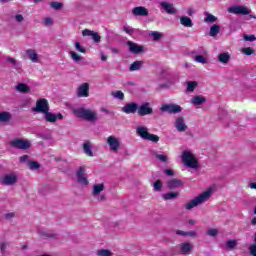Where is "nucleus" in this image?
<instances>
[{
    "mask_svg": "<svg viewBox=\"0 0 256 256\" xmlns=\"http://www.w3.org/2000/svg\"><path fill=\"white\" fill-rule=\"evenodd\" d=\"M74 115L78 117L79 119H84V121H89L90 123H93L97 121V111L86 109L83 107L76 108L73 110Z\"/></svg>",
    "mask_w": 256,
    "mask_h": 256,
    "instance_id": "nucleus-1",
    "label": "nucleus"
},
{
    "mask_svg": "<svg viewBox=\"0 0 256 256\" xmlns=\"http://www.w3.org/2000/svg\"><path fill=\"white\" fill-rule=\"evenodd\" d=\"M209 197H211V190H206L202 194L192 199L190 202L186 203L185 209H187V211H191V209H194V207H198V205L205 203Z\"/></svg>",
    "mask_w": 256,
    "mask_h": 256,
    "instance_id": "nucleus-2",
    "label": "nucleus"
},
{
    "mask_svg": "<svg viewBox=\"0 0 256 256\" xmlns=\"http://www.w3.org/2000/svg\"><path fill=\"white\" fill-rule=\"evenodd\" d=\"M182 162L190 169H199V160L196 159L193 153L187 150L182 153Z\"/></svg>",
    "mask_w": 256,
    "mask_h": 256,
    "instance_id": "nucleus-3",
    "label": "nucleus"
},
{
    "mask_svg": "<svg viewBox=\"0 0 256 256\" xmlns=\"http://www.w3.org/2000/svg\"><path fill=\"white\" fill-rule=\"evenodd\" d=\"M228 13H232L233 15H249L250 19H256V16L251 14V8L247 6H231L228 8Z\"/></svg>",
    "mask_w": 256,
    "mask_h": 256,
    "instance_id": "nucleus-4",
    "label": "nucleus"
},
{
    "mask_svg": "<svg viewBox=\"0 0 256 256\" xmlns=\"http://www.w3.org/2000/svg\"><path fill=\"white\" fill-rule=\"evenodd\" d=\"M10 146H12L13 149H20L22 151H27V149L31 148V142H29V140L15 138L10 141Z\"/></svg>",
    "mask_w": 256,
    "mask_h": 256,
    "instance_id": "nucleus-5",
    "label": "nucleus"
},
{
    "mask_svg": "<svg viewBox=\"0 0 256 256\" xmlns=\"http://www.w3.org/2000/svg\"><path fill=\"white\" fill-rule=\"evenodd\" d=\"M34 113H43L46 114L49 111V101L45 98H40L36 101V106L32 108Z\"/></svg>",
    "mask_w": 256,
    "mask_h": 256,
    "instance_id": "nucleus-6",
    "label": "nucleus"
},
{
    "mask_svg": "<svg viewBox=\"0 0 256 256\" xmlns=\"http://www.w3.org/2000/svg\"><path fill=\"white\" fill-rule=\"evenodd\" d=\"M160 111H162V113L176 115L177 113H181V111H183V108L178 104H163L160 107Z\"/></svg>",
    "mask_w": 256,
    "mask_h": 256,
    "instance_id": "nucleus-7",
    "label": "nucleus"
},
{
    "mask_svg": "<svg viewBox=\"0 0 256 256\" xmlns=\"http://www.w3.org/2000/svg\"><path fill=\"white\" fill-rule=\"evenodd\" d=\"M106 143L108 147H110V151H113V153H117V151L121 149V140L115 136H109Z\"/></svg>",
    "mask_w": 256,
    "mask_h": 256,
    "instance_id": "nucleus-8",
    "label": "nucleus"
},
{
    "mask_svg": "<svg viewBox=\"0 0 256 256\" xmlns=\"http://www.w3.org/2000/svg\"><path fill=\"white\" fill-rule=\"evenodd\" d=\"M138 115L139 117L153 115V107H151V103L144 102L140 106L138 105Z\"/></svg>",
    "mask_w": 256,
    "mask_h": 256,
    "instance_id": "nucleus-9",
    "label": "nucleus"
},
{
    "mask_svg": "<svg viewBox=\"0 0 256 256\" xmlns=\"http://www.w3.org/2000/svg\"><path fill=\"white\" fill-rule=\"evenodd\" d=\"M85 171H86L85 166H80L76 172V177H77V182L80 183V185L87 186L89 185V180H87V176H85Z\"/></svg>",
    "mask_w": 256,
    "mask_h": 256,
    "instance_id": "nucleus-10",
    "label": "nucleus"
},
{
    "mask_svg": "<svg viewBox=\"0 0 256 256\" xmlns=\"http://www.w3.org/2000/svg\"><path fill=\"white\" fill-rule=\"evenodd\" d=\"M174 127L179 133L187 131L188 126L185 123V118H183V116H177L175 118Z\"/></svg>",
    "mask_w": 256,
    "mask_h": 256,
    "instance_id": "nucleus-11",
    "label": "nucleus"
},
{
    "mask_svg": "<svg viewBox=\"0 0 256 256\" xmlns=\"http://www.w3.org/2000/svg\"><path fill=\"white\" fill-rule=\"evenodd\" d=\"M139 104L132 102L127 103L125 106L122 107L121 111L122 113H126V115H135V113H138Z\"/></svg>",
    "mask_w": 256,
    "mask_h": 256,
    "instance_id": "nucleus-12",
    "label": "nucleus"
},
{
    "mask_svg": "<svg viewBox=\"0 0 256 256\" xmlns=\"http://www.w3.org/2000/svg\"><path fill=\"white\" fill-rule=\"evenodd\" d=\"M126 45L128 46L129 52L134 53V55H139V53H143V46L133 41L126 42Z\"/></svg>",
    "mask_w": 256,
    "mask_h": 256,
    "instance_id": "nucleus-13",
    "label": "nucleus"
},
{
    "mask_svg": "<svg viewBox=\"0 0 256 256\" xmlns=\"http://www.w3.org/2000/svg\"><path fill=\"white\" fill-rule=\"evenodd\" d=\"M160 7L168 14V15H175L177 13V8L175 6L167 1L160 2Z\"/></svg>",
    "mask_w": 256,
    "mask_h": 256,
    "instance_id": "nucleus-14",
    "label": "nucleus"
},
{
    "mask_svg": "<svg viewBox=\"0 0 256 256\" xmlns=\"http://www.w3.org/2000/svg\"><path fill=\"white\" fill-rule=\"evenodd\" d=\"M82 35L83 37H92L94 43H101V36L93 30L84 29Z\"/></svg>",
    "mask_w": 256,
    "mask_h": 256,
    "instance_id": "nucleus-15",
    "label": "nucleus"
},
{
    "mask_svg": "<svg viewBox=\"0 0 256 256\" xmlns=\"http://www.w3.org/2000/svg\"><path fill=\"white\" fill-rule=\"evenodd\" d=\"M132 15H135V17H147L149 10L143 6H137L132 9Z\"/></svg>",
    "mask_w": 256,
    "mask_h": 256,
    "instance_id": "nucleus-16",
    "label": "nucleus"
},
{
    "mask_svg": "<svg viewBox=\"0 0 256 256\" xmlns=\"http://www.w3.org/2000/svg\"><path fill=\"white\" fill-rule=\"evenodd\" d=\"M167 187L170 190L179 189V187H183V181H181L177 178H172L167 181Z\"/></svg>",
    "mask_w": 256,
    "mask_h": 256,
    "instance_id": "nucleus-17",
    "label": "nucleus"
},
{
    "mask_svg": "<svg viewBox=\"0 0 256 256\" xmlns=\"http://www.w3.org/2000/svg\"><path fill=\"white\" fill-rule=\"evenodd\" d=\"M136 134L138 137H141L144 141H146L147 137L149 136V128L147 126H138L136 128Z\"/></svg>",
    "mask_w": 256,
    "mask_h": 256,
    "instance_id": "nucleus-18",
    "label": "nucleus"
},
{
    "mask_svg": "<svg viewBox=\"0 0 256 256\" xmlns=\"http://www.w3.org/2000/svg\"><path fill=\"white\" fill-rule=\"evenodd\" d=\"M89 95V83H83L77 90V97H87Z\"/></svg>",
    "mask_w": 256,
    "mask_h": 256,
    "instance_id": "nucleus-19",
    "label": "nucleus"
},
{
    "mask_svg": "<svg viewBox=\"0 0 256 256\" xmlns=\"http://www.w3.org/2000/svg\"><path fill=\"white\" fill-rule=\"evenodd\" d=\"M193 251V245L189 242L182 243L180 245L179 253L180 255H189Z\"/></svg>",
    "mask_w": 256,
    "mask_h": 256,
    "instance_id": "nucleus-20",
    "label": "nucleus"
},
{
    "mask_svg": "<svg viewBox=\"0 0 256 256\" xmlns=\"http://www.w3.org/2000/svg\"><path fill=\"white\" fill-rule=\"evenodd\" d=\"M3 185H15L17 183V175L15 174H7L3 177L2 180Z\"/></svg>",
    "mask_w": 256,
    "mask_h": 256,
    "instance_id": "nucleus-21",
    "label": "nucleus"
},
{
    "mask_svg": "<svg viewBox=\"0 0 256 256\" xmlns=\"http://www.w3.org/2000/svg\"><path fill=\"white\" fill-rule=\"evenodd\" d=\"M82 149L88 157H94L93 155V144L90 141H86L82 145Z\"/></svg>",
    "mask_w": 256,
    "mask_h": 256,
    "instance_id": "nucleus-22",
    "label": "nucleus"
},
{
    "mask_svg": "<svg viewBox=\"0 0 256 256\" xmlns=\"http://www.w3.org/2000/svg\"><path fill=\"white\" fill-rule=\"evenodd\" d=\"M38 235L41 239H57V234L50 231L39 230Z\"/></svg>",
    "mask_w": 256,
    "mask_h": 256,
    "instance_id": "nucleus-23",
    "label": "nucleus"
},
{
    "mask_svg": "<svg viewBox=\"0 0 256 256\" xmlns=\"http://www.w3.org/2000/svg\"><path fill=\"white\" fill-rule=\"evenodd\" d=\"M102 191H105V184L100 183V184L94 185L92 188L93 197H97V196L101 195Z\"/></svg>",
    "mask_w": 256,
    "mask_h": 256,
    "instance_id": "nucleus-24",
    "label": "nucleus"
},
{
    "mask_svg": "<svg viewBox=\"0 0 256 256\" xmlns=\"http://www.w3.org/2000/svg\"><path fill=\"white\" fill-rule=\"evenodd\" d=\"M190 103H192V105H203V103H207V98H205V96L196 95L190 100Z\"/></svg>",
    "mask_w": 256,
    "mask_h": 256,
    "instance_id": "nucleus-25",
    "label": "nucleus"
},
{
    "mask_svg": "<svg viewBox=\"0 0 256 256\" xmlns=\"http://www.w3.org/2000/svg\"><path fill=\"white\" fill-rule=\"evenodd\" d=\"M26 55L28 56V59L32 61V63H38L39 62V55L37 52L33 49H29L26 51Z\"/></svg>",
    "mask_w": 256,
    "mask_h": 256,
    "instance_id": "nucleus-26",
    "label": "nucleus"
},
{
    "mask_svg": "<svg viewBox=\"0 0 256 256\" xmlns=\"http://www.w3.org/2000/svg\"><path fill=\"white\" fill-rule=\"evenodd\" d=\"M7 63H11V68L15 71H21V62H18L15 58L8 57L6 59Z\"/></svg>",
    "mask_w": 256,
    "mask_h": 256,
    "instance_id": "nucleus-27",
    "label": "nucleus"
},
{
    "mask_svg": "<svg viewBox=\"0 0 256 256\" xmlns=\"http://www.w3.org/2000/svg\"><path fill=\"white\" fill-rule=\"evenodd\" d=\"M164 201H171L179 197V192H168L161 195Z\"/></svg>",
    "mask_w": 256,
    "mask_h": 256,
    "instance_id": "nucleus-28",
    "label": "nucleus"
},
{
    "mask_svg": "<svg viewBox=\"0 0 256 256\" xmlns=\"http://www.w3.org/2000/svg\"><path fill=\"white\" fill-rule=\"evenodd\" d=\"M218 33H221V26L219 24H213L210 27V37H217Z\"/></svg>",
    "mask_w": 256,
    "mask_h": 256,
    "instance_id": "nucleus-29",
    "label": "nucleus"
},
{
    "mask_svg": "<svg viewBox=\"0 0 256 256\" xmlns=\"http://www.w3.org/2000/svg\"><path fill=\"white\" fill-rule=\"evenodd\" d=\"M180 23L183 27H193V20L187 16L180 17Z\"/></svg>",
    "mask_w": 256,
    "mask_h": 256,
    "instance_id": "nucleus-30",
    "label": "nucleus"
},
{
    "mask_svg": "<svg viewBox=\"0 0 256 256\" xmlns=\"http://www.w3.org/2000/svg\"><path fill=\"white\" fill-rule=\"evenodd\" d=\"M44 119H45V121H47L48 123H55V121H57V116H56V114H53V113L47 111V112L44 114Z\"/></svg>",
    "mask_w": 256,
    "mask_h": 256,
    "instance_id": "nucleus-31",
    "label": "nucleus"
},
{
    "mask_svg": "<svg viewBox=\"0 0 256 256\" xmlns=\"http://www.w3.org/2000/svg\"><path fill=\"white\" fill-rule=\"evenodd\" d=\"M229 59H231V55H229V53H221L218 55V61L220 63L227 64L229 63Z\"/></svg>",
    "mask_w": 256,
    "mask_h": 256,
    "instance_id": "nucleus-32",
    "label": "nucleus"
},
{
    "mask_svg": "<svg viewBox=\"0 0 256 256\" xmlns=\"http://www.w3.org/2000/svg\"><path fill=\"white\" fill-rule=\"evenodd\" d=\"M16 90L19 91V93H29L31 89H29V86L25 83H20L16 86Z\"/></svg>",
    "mask_w": 256,
    "mask_h": 256,
    "instance_id": "nucleus-33",
    "label": "nucleus"
},
{
    "mask_svg": "<svg viewBox=\"0 0 256 256\" xmlns=\"http://www.w3.org/2000/svg\"><path fill=\"white\" fill-rule=\"evenodd\" d=\"M141 67H143V61H134L130 65L129 71H139V69H141Z\"/></svg>",
    "mask_w": 256,
    "mask_h": 256,
    "instance_id": "nucleus-34",
    "label": "nucleus"
},
{
    "mask_svg": "<svg viewBox=\"0 0 256 256\" xmlns=\"http://www.w3.org/2000/svg\"><path fill=\"white\" fill-rule=\"evenodd\" d=\"M0 121H1V123H7V122L11 121V113L0 112Z\"/></svg>",
    "mask_w": 256,
    "mask_h": 256,
    "instance_id": "nucleus-35",
    "label": "nucleus"
},
{
    "mask_svg": "<svg viewBox=\"0 0 256 256\" xmlns=\"http://www.w3.org/2000/svg\"><path fill=\"white\" fill-rule=\"evenodd\" d=\"M197 85H199L197 81H188L186 91H188V93H193V91L197 89Z\"/></svg>",
    "mask_w": 256,
    "mask_h": 256,
    "instance_id": "nucleus-36",
    "label": "nucleus"
},
{
    "mask_svg": "<svg viewBox=\"0 0 256 256\" xmlns=\"http://www.w3.org/2000/svg\"><path fill=\"white\" fill-rule=\"evenodd\" d=\"M217 17L213 14L206 12V17L204 18V23H216Z\"/></svg>",
    "mask_w": 256,
    "mask_h": 256,
    "instance_id": "nucleus-37",
    "label": "nucleus"
},
{
    "mask_svg": "<svg viewBox=\"0 0 256 256\" xmlns=\"http://www.w3.org/2000/svg\"><path fill=\"white\" fill-rule=\"evenodd\" d=\"M27 167L31 170V171H35L37 169H40L41 165L39 164V162L37 161H28L27 162Z\"/></svg>",
    "mask_w": 256,
    "mask_h": 256,
    "instance_id": "nucleus-38",
    "label": "nucleus"
},
{
    "mask_svg": "<svg viewBox=\"0 0 256 256\" xmlns=\"http://www.w3.org/2000/svg\"><path fill=\"white\" fill-rule=\"evenodd\" d=\"M236 247H237V240L233 239V240H228L226 242V248L228 249V251H233V249Z\"/></svg>",
    "mask_w": 256,
    "mask_h": 256,
    "instance_id": "nucleus-39",
    "label": "nucleus"
},
{
    "mask_svg": "<svg viewBox=\"0 0 256 256\" xmlns=\"http://www.w3.org/2000/svg\"><path fill=\"white\" fill-rule=\"evenodd\" d=\"M69 55L71 59L75 61V63H79V61H83V57L79 56V54H77V52L75 51H70Z\"/></svg>",
    "mask_w": 256,
    "mask_h": 256,
    "instance_id": "nucleus-40",
    "label": "nucleus"
},
{
    "mask_svg": "<svg viewBox=\"0 0 256 256\" xmlns=\"http://www.w3.org/2000/svg\"><path fill=\"white\" fill-rule=\"evenodd\" d=\"M98 256H113V252L109 249H100L97 251Z\"/></svg>",
    "mask_w": 256,
    "mask_h": 256,
    "instance_id": "nucleus-41",
    "label": "nucleus"
},
{
    "mask_svg": "<svg viewBox=\"0 0 256 256\" xmlns=\"http://www.w3.org/2000/svg\"><path fill=\"white\" fill-rule=\"evenodd\" d=\"M112 97L115 99H120V101H123L125 99V94L122 91H115L112 92Z\"/></svg>",
    "mask_w": 256,
    "mask_h": 256,
    "instance_id": "nucleus-42",
    "label": "nucleus"
},
{
    "mask_svg": "<svg viewBox=\"0 0 256 256\" xmlns=\"http://www.w3.org/2000/svg\"><path fill=\"white\" fill-rule=\"evenodd\" d=\"M146 141H151L152 143H159V137L155 134H148Z\"/></svg>",
    "mask_w": 256,
    "mask_h": 256,
    "instance_id": "nucleus-43",
    "label": "nucleus"
},
{
    "mask_svg": "<svg viewBox=\"0 0 256 256\" xmlns=\"http://www.w3.org/2000/svg\"><path fill=\"white\" fill-rule=\"evenodd\" d=\"M155 157L158 161H161V163H167V161H169V158L165 154H156Z\"/></svg>",
    "mask_w": 256,
    "mask_h": 256,
    "instance_id": "nucleus-44",
    "label": "nucleus"
},
{
    "mask_svg": "<svg viewBox=\"0 0 256 256\" xmlns=\"http://www.w3.org/2000/svg\"><path fill=\"white\" fill-rule=\"evenodd\" d=\"M50 7L52 9H55V11H59V9H62L63 3H61V2H51Z\"/></svg>",
    "mask_w": 256,
    "mask_h": 256,
    "instance_id": "nucleus-45",
    "label": "nucleus"
},
{
    "mask_svg": "<svg viewBox=\"0 0 256 256\" xmlns=\"http://www.w3.org/2000/svg\"><path fill=\"white\" fill-rule=\"evenodd\" d=\"M194 60L196 61V63H202V65H206L207 63V59L202 55L195 56Z\"/></svg>",
    "mask_w": 256,
    "mask_h": 256,
    "instance_id": "nucleus-46",
    "label": "nucleus"
},
{
    "mask_svg": "<svg viewBox=\"0 0 256 256\" xmlns=\"http://www.w3.org/2000/svg\"><path fill=\"white\" fill-rule=\"evenodd\" d=\"M242 53L244 55H255V50L251 47L242 48Z\"/></svg>",
    "mask_w": 256,
    "mask_h": 256,
    "instance_id": "nucleus-47",
    "label": "nucleus"
},
{
    "mask_svg": "<svg viewBox=\"0 0 256 256\" xmlns=\"http://www.w3.org/2000/svg\"><path fill=\"white\" fill-rule=\"evenodd\" d=\"M150 35H151V37H153V40H154V41H159V39H161V38L163 37V34L157 32V31L151 32Z\"/></svg>",
    "mask_w": 256,
    "mask_h": 256,
    "instance_id": "nucleus-48",
    "label": "nucleus"
},
{
    "mask_svg": "<svg viewBox=\"0 0 256 256\" xmlns=\"http://www.w3.org/2000/svg\"><path fill=\"white\" fill-rule=\"evenodd\" d=\"M7 247H9V242H1L0 243V251L2 255H5V252L7 251Z\"/></svg>",
    "mask_w": 256,
    "mask_h": 256,
    "instance_id": "nucleus-49",
    "label": "nucleus"
},
{
    "mask_svg": "<svg viewBox=\"0 0 256 256\" xmlns=\"http://www.w3.org/2000/svg\"><path fill=\"white\" fill-rule=\"evenodd\" d=\"M75 49L79 53H87V49H85L83 46H81V43H79V42L75 43Z\"/></svg>",
    "mask_w": 256,
    "mask_h": 256,
    "instance_id": "nucleus-50",
    "label": "nucleus"
},
{
    "mask_svg": "<svg viewBox=\"0 0 256 256\" xmlns=\"http://www.w3.org/2000/svg\"><path fill=\"white\" fill-rule=\"evenodd\" d=\"M153 187H154V191H161V188L163 187V183L161 182V180H157L156 182H154Z\"/></svg>",
    "mask_w": 256,
    "mask_h": 256,
    "instance_id": "nucleus-51",
    "label": "nucleus"
},
{
    "mask_svg": "<svg viewBox=\"0 0 256 256\" xmlns=\"http://www.w3.org/2000/svg\"><path fill=\"white\" fill-rule=\"evenodd\" d=\"M243 39H244V41H249L250 43H253V41H256V36L253 34L252 35L245 34L243 36Z\"/></svg>",
    "mask_w": 256,
    "mask_h": 256,
    "instance_id": "nucleus-52",
    "label": "nucleus"
},
{
    "mask_svg": "<svg viewBox=\"0 0 256 256\" xmlns=\"http://www.w3.org/2000/svg\"><path fill=\"white\" fill-rule=\"evenodd\" d=\"M219 231L217 229H209L206 232V235H209V237H217Z\"/></svg>",
    "mask_w": 256,
    "mask_h": 256,
    "instance_id": "nucleus-53",
    "label": "nucleus"
},
{
    "mask_svg": "<svg viewBox=\"0 0 256 256\" xmlns=\"http://www.w3.org/2000/svg\"><path fill=\"white\" fill-rule=\"evenodd\" d=\"M123 31H125V33L128 35H133V33H135V29H133L131 26H124Z\"/></svg>",
    "mask_w": 256,
    "mask_h": 256,
    "instance_id": "nucleus-54",
    "label": "nucleus"
},
{
    "mask_svg": "<svg viewBox=\"0 0 256 256\" xmlns=\"http://www.w3.org/2000/svg\"><path fill=\"white\" fill-rule=\"evenodd\" d=\"M248 249H249L250 255L256 256V244L250 245Z\"/></svg>",
    "mask_w": 256,
    "mask_h": 256,
    "instance_id": "nucleus-55",
    "label": "nucleus"
},
{
    "mask_svg": "<svg viewBox=\"0 0 256 256\" xmlns=\"http://www.w3.org/2000/svg\"><path fill=\"white\" fill-rule=\"evenodd\" d=\"M19 161H20V163H26V165H27V162L31 161V160H29V155H23L19 158Z\"/></svg>",
    "mask_w": 256,
    "mask_h": 256,
    "instance_id": "nucleus-56",
    "label": "nucleus"
},
{
    "mask_svg": "<svg viewBox=\"0 0 256 256\" xmlns=\"http://www.w3.org/2000/svg\"><path fill=\"white\" fill-rule=\"evenodd\" d=\"M15 21H16L17 23H23V21H25V18H24L21 14H17V15L15 16Z\"/></svg>",
    "mask_w": 256,
    "mask_h": 256,
    "instance_id": "nucleus-57",
    "label": "nucleus"
},
{
    "mask_svg": "<svg viewBox=\"0 0 256 256\" xmlns=\"http://www.w3.org/2000/svg\"><path fill=\"white\" fill-rule=\"evenodd\" d=\"M44 25H53V18H51V17L45 18Z\"/></svg>",
    "mask_w": 256,
    "mask_h": 256,
    "instance_id": "nucleus-58",
    "label": "nucleus"
},
{
    "mask_svg": "<svg viewBox=\"0 0 256 256\" xmlns=\"http://www.w3.org/2000/svg\"><path fill=\"white\" fill-rule=\"evenodd\" d=\"M165 175H167L168 177H173V175H175V172L171 169H166L164 170Z\"/></svg>",
    "mask_w": 256,
    "mask_h": 256,
    "instance_id": "nucleus-59",
    "label": "nucleus"
},
{
    "mask_svg": "<svg viewBox=\"0 0 256 256\" xmlns=\"http://www.w3.org/2000/svg\"><path fill=\"white\" fill-rule=\"evenodd\" d=\"M186 237H197V232L188 231V232H186Z\"/></svg>",
    "mask_w": 256,
    "mask_h": 256,
    "instance_id": "nucleus-60",
    "label": "nucleus"
},
{
    "mask_svg": "<svg viewBox=\"0 0 256 256\" xmlns=\"http://www.w3.org/2000/svg\"><path fill=\"white\" fill-rule=\"evenodd\" d=\"M176 235H181L182 237H187V232L183 230H176L175 231Z\"/></svg>",
    "mask_w": 256,
    "mask_h": 256,
    "instance_id": "nucleus-61",
    "label": "nucleus"
},
{
    "mask_svg": "<svg viewBox=\"0 0 256 256\" xmlns=\"http://www.w3.org/2000/svg\"><path fill=\"white\" fill-rule=\"evenodd\" d=\"M13 217H15V213L13 212L5 214V219H13Z\"/></svg>",
    "mask_w": 256,
    "mask_h": 256,
    "instance_id": "nucleus-62",
    "label": "nucleus"
},
{
    "mask_svg": "<svg viewBox=\"0 0 256 256\" xmlns=\"http://www.w3.org/2000/svg\"><path fill=\"white\" fill-rule=\"evenodd\" d=\"M110 51H111V53H113L114 55H119V49H117V48L110 47Z\"/></svg>",
    "mask_w": 256,
    "mask_h": 256,
    "instance_id": "nucleus-63",
    "label": "nucleus"
},
{
    "mask_svg": "<svg viewBox=\"0 0 256 256\" xmlns=\"http://www.w3.org/2000/svg\"><path fill=\"white\" fill-rule=\"evenodd\" d=\"M250 189H256V182H252L248 185Z\"/></svg>",
    "mask_w": 256,
    "mask_h": 256,
    "instance_id": "nucleus-64",
    "label": "nucleus"
}]
</instances>
